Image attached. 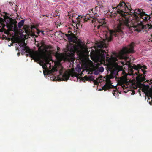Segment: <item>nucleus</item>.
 <instances>
[{
  "label": "nucleus",
  "mask_w": 152,
  "mask_h": 152,
  "mask_svg": "<svg viewBox=\"0 0 152 152\" xmlns=\"http://www.w3.org/2000/svg\"><path fill=\"white\" fill-rule=\"evenodd\" d=\"M135 43L132 42L128 46V47H124L118 53L113 52L111 57L110 58V56L107 52H105V49L107 48L108 45L105 43V40L103 39L102 41H100L98 43V54H96L94 53L93 55L94 58L98 61H106V70L107 72H110V75L112 76L116 77L118 75V72H121V73L125 79H127V75L124 71L123 70L122 66L124 65L125 62L118 61V59H124L126 61L130 59L129 57L127 56V54L129 53H133L134 52V47Z\"/></svg>",
  "instance_id": "1"
},
{
  "label": "nucleus",
  "mask_w": 152,
  "mask_h": 152,
  "mask_svg": "<svg viewBox=\"0 0 152 152\" xmlns=\"http://www.w3.org/2000/svg\"><path fill=\"white\" fill-rule=\"evenodd\" d=\"M129 7L123 1H121L120 4L117 6V12L120 15V23L117 26L116 32L114 33L115 37H118L119 34L122 35L123 32L122 29L125 27H127L129 29L131 28H136V31L137 32H140L142 31L144 32L147 33L148 31H152V24H147L143 25L141 21L139 22L136 24H134L132 26L130 25L131 22L128 18V16L129 15V12H131V10Z\"/></svg>",
  "instance_id": "2"
},
{
  "label": "nucleus",
  "mask_w": 152,
  "mask_h": 152,
  "mask_svg": "<svg viewBox=\"0 0 152 152\" xmlns=\"http://www.w3.org/2000/svg\"><path fill=\"white\" fill-rule=\"evenodd\" d=\"M18 43L20 44L21 54H24L26 52L27 53H28L26 54L27 57L29 56L35 61H40L42 63L43 62L41 60L42 54L47 52V50L50 48V46L45 45L43 41L41 42L40 46L39 45L37 46L38 47H39L38 48L39 51L30 49L28 46H27V44L24 42H19Z\"/></svg>",
  "instance_id": "3"
},
{
  "label": "nucleus",
  "mask_w": 152,
  "mask_h": 152,
  "mask_svg": "<svg viewBox=\"0 0 152 152\" xmlns=\"http://www.w3.org/2000/svg\"><path fill=\"white\" fill-rule=\"evenodd\" d=\"M71 33L69 34H66V37L70 42H73L76 44L74 45L73 46H72L70 49V51L71 53V56L73 55L75 51L79 52H81L84 48V46L81 43H77V37L72 33H71L70 31H68V33Z\"/></svg>",
  "instance_id": "4"
},
{
  "label": "nucleus",
  "mask_w": 152,
  "mask_h": 152,
  "mask_svg": "<svg viewBox=\"0 0 152 152\" xmlns=\"http://www.w3.org/2000/svg\"><path fill=\"white\" fill-rule=\"evenodd\" d=\"M130 67L132 69H134L137 71V72H136V74L137 75H139V77L136 78L138 81L140 82L145 81V77H142V75L143 74L145 75L146 73V71L145 69H147V67L145 66H142L140 64H138L137 65L134 64L132 66H131Z\"/></svg>",
  "instance_id": "5"
},
{
  "label": "nucleus",
  "mask_w": 152,
  "mask_h": 152,
  "mask_svg": "<svg viewBox=\"0 0 152 152\" xmlns=\"http://www.w3.org/2000/svg\"><path fill=\"white\" fill-rule=\"evenodd\" d=\"M4 22V20L0 17V27H1V25L2 26L3 28H4L6 26L8 28L7 30L8 32H10V31H13V29L15 28H17V22L12 18H10L5 20L6 25L3 24ZM4 29L6 30L4 28Z\"/></svg>",
  "instance_id": "6"
},
{
  "label": "nucleus",
  "mask_w": 152,
  "mask_h": 152,
  "mask_svg": "<svg viewBox=\"0 0 152 152\" xmlns=\"http://www.w3.org/2000/svg\"><path fill=\"white\" fill-rule=\"evenodd\" d=\"M89 16V18L91 19V21L92 23H94L96 21H98L99 24L97 26V29H102L104 28H107L106 26V23L104 21V20H101L98 21L97 19L98 16L97 14L95 15L94 16Z\"/></svg>",
  "instance_id": "7"
},
{
  "label": "nucleus",
  "mask_w": 152,
  "mask_h": 152,
  "mask_svg": "<svg viewBox=\"0 0 152 152\" xmlns=\"http://www.w3.org/2000/svg\"><path fill=\"white\" fill-rule=\"evenodd\" d=\"M113 77L110 75L106 79V84L102 87V90L105 91L107 89H109L113 88L114 86L112 85L110 79L113 78Z\"/></svg>",
  "instance_id": "8"
},
{
  "label": "nucleus",
  "mask_w": 152,
  "mask_h": 152,
  "mask_svg": "<svg viewBox=\"0 0 152 152\" xmlns=\"http://www.w3.org/2000/svg\"><path fill=\"white\" fill-rule=\"evenodd\" d=\"M76 74L75 73H72L70 75L69 73L67 72H64L62 75V77L60 78V80H64L67 81L70 77L71 75L72 77H75L77 76Z\"/></svg>",
  "instance_id": "9"
},
{
  "label": "nucleus",
  "mask_w": 152,
  "mask_h": 152,
  "mask_svg": "<svg viewBox=\"0 0 152 152\" xmlns=\"http://www.w3.org/2000/svg\"><path fill=\"white\" fill-rule=\"evenodd\" d=\"M142 91L145 93L148 97H151L152 99V89H150L149 90L145 88H143Z\"/></svg>",
  "instance_id": "10"
},
{
  "label": "nucleus",
  "mask_w": 152,
  "mask_h": 152,
  "mask_svg": "<svg viewBox=\"0 0 152 152\" xmlns=\"http://www.w3.org/2000/svg\"><path fill=\"white\" fill-rule=\"evenodd\" d=\"M26 26V27L25 26L23 27L24 31L26 34L29 35L31 32V29L30 28L29 26Z\"/></svg>",
  "instance_id": "11"
},
{
  "label": "nucleus",
  "mask_w": 152,
  "mask_h": 152,
  "mask_svg": "<svg viewBox=\"0 0 152 152\" xmlns=\"http://www.w3.org/2000/svg\"><path fill=\"white\" fill-rule=\"evenodd\" d=\"M105 39H106L107 41H111L112 39V37L111 36V33H109L105 34Z\"/></svg>",
  "instance_id": "12"
},
{
  "label": "nucleus",
  "mask_w": 152,
  "mask_h": 152,
  "mask_svg": "<svg viewBox=\"0 0 152 152\" xmlns=\"http://www.w3.org/2000/svg\"><path fill=\"white\" fill-rule=\"evenodd\" d=\"M57 70L56 67L53 66V68L50 70H48L47 72V74L48 75L52 74L53 73L57 71Z\"/></svg>",
  "instance_id": "13"
},
{
  "label": "nucleus",
  "mask_w": 152,
  "mask_h": 152,
  "mask_svg": "<svg viewBox=\"0 0 152 152\" xmlns=\"http://www.w3.org/2000/svg\"><path fill=\"white\" fill-rule=\"evenodd\" d=\"M83 79L85 80L86 81H93V80H94V77L92 75L90 76L89 77L85 76L84 77Z\"/></svg>",
  "instance_id": "14"
},
{
  "label": "nucleus",
  "mask_w": 152,
  "mask_h": 152,
  "mask_svg": "<svg viewBox=\"0 0 152 152\" xmlns=\"http://www.w3.org/2000/svg\"><path fill=\"white\" fill-rule=\"evenodd\" d=\"M142 9H137L135 10L134 13L136 14L140 15V16L143 14H144L145 13L142 12Z\"/></svg>",
  "instance_id": "15"
},
{
  "label": "nucleus",
  "mask_w": 152,
  "mask_h": 152,
  "mask_svg": "<svg viewBox=\"0 0 152 152\" xmlns=\"http://www.w3.org/2000/svg\"><path fill=\"white\" fill-rule=\"evenodd\" d=\"M145 14H143L140 17V18L144 21H146L148 20L150 18V17L149 16H146L145 15Z\"/></svg>",
  "instance_id": "16"
},
{
  "label": "nucleus",
  "mask_w": 152,
  "mask_h": 152,
  "mask_svg": "<svg viewBox=\"0 0 152 152\" xmlns=\"http://www.w3.org/2000/svg\"><path fill=\"white\" fill-rule=\"evenodd\" d=\"M82 19V17L79 16L76 19L77 23L76 24V26L77 27V25H80V22L81 21V20Z\"/></svg>",
  "instance_id": "17"
},
{
  "label": "nucleus",
  "mask_w": 152,
  "mask_h": 152,
  "mask_svg": "<svg viewBox=\"0 0 152 152\" xmlns=\"http://www.w3.org/2000/svg\"><path fill=\"white\" fill-rule=\"evenodd\" d=\"M24 22L25 21L24 20H22L18 23V26L19 28H21V27L23 25Z\"/></svg>",
  "instance_id": "18"
},
{
  "label": "nucleus",
  "mask_w": 152,
  "mask_h": 152,
  "mask_svg": "<svg viewBox=\"0 0 152 152\" xmlns=\"http://www.w3.org/2000/svg\"><path fill=\"white\" fill-rule=\"evenodd\" d=\"M102 77V76H100L99 77H98V78L97 79V80H93V82L94 85H98L99 84V83L98 82V80H99L100 78H101Z\"/></svg>",
  "instance_id": "19"
},
{
  "label": "nucleus",
  "mask_w": 152,
  "mask_h": 152,
  "mask_svg": "<svg viewBox=\"0 0 152 152\" xmlns=\"http://www.w3.org/2000/svg\"><path fill=\"white\" fill-rule=\"evenodd\" d=\"M50 60V59L46 57V58H45V63L46 64H49Z\"/></svg>",
  "instance_id": "20"
},
{
  "label": "nucleus",
  "mask_w": 152,
  "mask_h": 152,
  "mask_svg": "<svg viewBox=\"0 0 152 152\" xmlns=\"http://www.w3.org/2000/svg\"><path fill=\"white\" fill-rule=\"evenodd\" d=\"M104 70V69L102 67H100L99 68V71L100 72H102Z\"/></svg>",
  "instance_id": "21"
},
{
  "label": "nucleus",
  "mask_w": 152,
  "mask_h": 152,
  "mask_svg": "<svg viewBox=\"0 0 152 152\" xmlns=\"http://www.w3.org/2000/svg\"><path fill=\"white\" fill-rule=\"evenodd\" d=\"M81 69L80 67L76 68V70L77 71H78V72H79L80 71H81Z\"/></svg>",
  "instance_id": "22"
},
{
  "label": "nucleus",
  "mask_w": 152,
  "mask_h": 152,
  "mask_svg": "<svg viewBox=\"0 0 152 152\" xmlns=\"http://www.w3.org/2000/svg\"><path fill=\"white\" fill-rule=\"evenodd\" d=\"M99 71H95L94 72V74L95 75H97L99 74Z\"/></svg>",
  "instance_id": "23"
},
{
  "label": "nucleus",
  "mask_w": 152,
  "mask_h": 152,
  "mask_svg": "<svg viewBox=\"0 0 152 152\" xmlns=\"http://www.w3.org/2000/svg\"><path fill=\"white\" fill-rule=\"evenodd\" d=\"M15 7H14V10L15 12H17V9L18 8V6L16 5H15ZM14 8V7H13Z\"/></svg>",
  "instance_id": "24"
},
{
  "label": "nucleus",
  "mask_w": 152,
  "mask_h": 152,
  "mask_svg": "<svg viewBox=\"0 0 152 152\" xmlns=\"http://www.w3.org/2000/svg\"><path fill=\"white\" fill-rule=\"evenodd\" d=\"M37 34L38 35H39V34L41 32V30H38V29H37Z\"/></svg>",
  "instance_id": "25"
},
{
  "label": "nucleus",
  "mask_w": 152,
  "mask_h": 152,
  "mask_svg": "<svg viewBox=\"0 0 152 152\" xmlns=\"http://www.w3.org/2000/svg\"><path fill=\"white\" fill-rule=\"evenodd\" d=\"M122 86V88L124 89H125L127 88V87H126V86L125 85H123V86Z\"/></svg>",
  "instance_id": "26"
},
{
  "label": "nucleus",
  "mask_w": 152,
  "mask_h": 152,
  "mask_svg": "<svg viewBox=\"0 0 152 152\" xmlns=\"http://www.w3.org/2000/svg\"><path fill=\"white\" fill-rule=\"evenodd\" d=\"M41 32L42 33V34L43 35H45V34H44V31H42V30H41Z\"/></svg>",
  "instance_id": "27"
},
{
  "label": "nucleus",
  "mask_w": 152,
  "mask_h": 152,
  "mask_svg": "<svg viewBox=\"0 0 152 152\" xmlns=\"http://www.w3.org/2000/svg\"><path fill=\"white\" fill-rule=\"evenodd\" d=\"M49 16V15H43V16L44 17L45 16H46V17H48Z\"/></svg>",
  "instance_id": "28"
},
{
  "label": "nucleus",
  "mask_w": 152,
  "mask_h": 152,
  "mask_svg": "<svg viewBox=\"0 0 152 152\" xmlns=\"http://www.w3.org/2000/svg\"><path fill=\"white\" fill-rule=\"evenodd\" d=\"M9 4L10 6H12L13 5V3L12 2H9Z\"/></svg>",
  "instance_id": "29"
},
{
  "label": "nucleus",
  "mask_w": 152,
  "mask_h": 152,
  "mask_svg": "<svg viewBox=\"0 0 152 152\" xmlns=\"http://www.w3.org/2000/svg\"><path fill=\"white\" fill-rule=\"evenodd\" d=\"M86 19H87V17H86V18H85L83 19L84 20V21H87V20H86Z\"/></svg>",
  "instance_id": "30"
},
{
  "label": "nucleus",
  "mask_w": 152,
  "mask_h": 152,
  "mask_svg": "<svg viewBox=\"0 0 152 152\" xmlns=\"http://www.w3.org/2000/svg\"><path fill=\"white\" fill-rule=\"evenodd\" d=\"M113 95L114 96H115L116 93L115 92H114L113 93Z\"/></svg>",
  "instance_id": "31"
},
{
  "label": "nucleus",
  "mask_w": 152,
  "mask_h": 152,
  "mask_svg": "<svg viewBox=\"0 0 152 152\" xmlns=\"http://www.w3.org/2000/svg\"><path fill=\"white\" fill-rule=\"evenodd\" d=\"M99 6L100 7V8H101L102 7V5H99Z\"/></svg>",
  "instance_id": "32"
},
{
  "label": "nucleus",
  "mask_w": 152,
  "mask_h": 152,
  "mask_svg": "<svg viewBox=\"0 0 152 152\" xmlns=\"http://www.w3.org/2000/svg\"><path fill=\"white\" fill-rule=\"evenodd\" d=\"M17 54H18V56H19L20 55V53H17Z\"/></svg>",
  "instance_id": "33"
},
{
  "label": "nucleus",
  "mask_w": 152,
  "mask_h": 152,
  "mask_svg": "<svg viewBox=\"0 0 152 152\" xmlns=\"http://www.w3.org/2000/svg\"><path fill=\"white\" fill-rule=\"evenodd\" d=\"M88 20H89L90 19L88 18V17H87Z\"/></svg>",
  "instance_id": "34"
},
{
  "label": "nucleus",
  "mask_w": 152,
  "mask_h": 152,
  "mask_svg": "<svg viewBox=\"0 0 152 152\" xmlns=\"http://www.w3.org/2000/svg\"><path fill=\"white\" fill-rule=\"evenodd\" d=\"M98 7V6L96 7L95 8L96 9Z\"/></svg>",
  "instance_id": "35"
},
{
  "label": "nucleus",
  "mask_w": 152,
  "mask_h": 152,
  "mask_svg": "<svg viewBox=\"0 0 152 152\" xmlns=\"http://www.w3.org/2000/svg\"><path fill=\"white\" fill-rule=\"evenodd\" d=\"M149 0V1H152V0Z\"/></svg>",
  "instance_id": "36"
},
{
  "label": "nucleus",
  "mask_w": 152,
  "mask_h": 152,
  "mask_svg": "<svg viewBox=\"0 0 152 152\" xmlns=\"http://www.w3.org/2000/svg\"><path fill=\"white\" fill-rule=\"evenodd\" d=\"M151 37H152V34L151 35Z\"/></svg>",
  "instance_id": "37"
},
{
  "label": "nucleus",
  "mask_w": 152,
  "mask_h": 152,
  "mask_svg": "<svg viewBox=\"0 0 152 152\" xmlns=\"http://www.w3.org/2000/svg\"><path fill=\"white\" fill-rule=\"evenodd\" d=\"M151 83H152V80H151Z\"/></svg>",
  "instance_id": "38"
},
{
  "label": "nucleus",
  "mask_w": 152,
  "mask_h": 152,
  "mask_svg": "<svg viewBox=\"0 0 152 152\" xmlns=\"http://www.w3.org/2000/svg\"><path fill=\"white\" fill-rule=\"evenodd\" d=\"M50 66H51V64H50Z\"/></svg>",
  "instance_id": "39"
},
{
  "label": "nucleus",
  "mask_w": 152,
  "mask_h": 152,
  "mask_svg": "<svg viewBox=\"0 0 152 152\" xmlns=\"http://www.w3.org/2000/svg\"><path fill=\"white\" fill-rule=\"evenodd\" d=\"M127 4H129V3H127Z\"/></svg>",
  "instance_id": "40"
},
{
  "label": "nucleus",
  "mask_w": 152,
  "mask_h": 152,
  "mask_svg": "<svg viewBox=\"0 0 152 152\" xmlns=\"http://www.w3.org/2000/svg\"><path fill=\"white\" fill-rule=\"evenodd\" d=\"M151 42H152V40H151Z\"/></svg>",
  "instance_id": "41"
}]
</instances>
